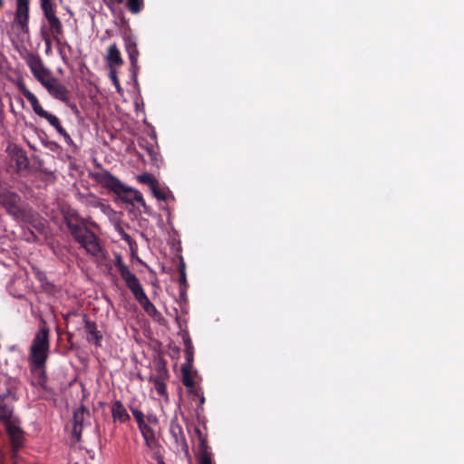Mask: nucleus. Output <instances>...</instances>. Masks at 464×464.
Listing matches in <instances>:
<instances>
[{
    "mask_svg": "<svg viewBox=\"0 0 464 464\" xmlns=\"http://www.w3.org/2000/svg\"><path fill=\"white\" fill-rule=\"evenodd\" d=\"M63 219L72 238L89 255L99 257L102 254V247L98 236L89 227H84L83 218L74 209H68L63 214Z\"/></svg>",
    "mask_w": 464,
    "mask_h": 464,
    "instance_id": "f257e3e1",
    "label": "nucleus"
},
{
    "mask_svg": "<svg viewBox=\"0 0 464 464\" xmlns=\"http://www.w3.org/2000/svg\"><path fill=\"white\" fill-rule=\"evenodd\" d=\"M50 330L45 321L41 322V326L35 333L30 347V362L36 366L46 363L50 349Z\"/></svg>",
    "mask_w": 464,
    "mask_h": 464,
    "instance_id": "f03ea898",
    "label": "nucleus"
},
{
    "mask_svg": "<svg viewBox=\"0 0 464 464\" xmlns=\"http://www.w3.org/2000/svg\"><path fill=\"white\" fill-rule=\"evenodd\" d=\"M114 265L134 298H137L145 293L140 280L136 275L130 270L129 266L123 262L120 255L116 256Z\"/></svg>",
    "mask_w": 464,
    "mask_h": 464,
    "instance_id": "7ed1b4c3",
    "label": "nucleus"
},
{
    "mask_svg": "<svg viewBox=\"0 0 464 464\" xmlns=\"http://www.w3.org/2000/svg\"><path fill=\"white\" fill-rule=\"evenodd\" d=\"M114 265L134 298H137L145 293L140 280L136 275L130 270L129 266L123 262L120 255L116 256Z\"/></svg>",
    "mask_w": 464,
    "mask_h": 464,
    "instance_id": "20e7f679",
    "label": "nucleus"
},
{
    "mask_svg": "<svg viewBox=\"0 0 464 464\" xmlns=\"http://www.w3.org/2000/svg\"><path fill=\"white\" fill-rule=\"evenodd\" d=\"M21 200V197L14 191L0 190V205L15 218H22L25 215V209L22 206Z\"/></svg>",
    "mask_w": 464,
    "mask_h": 464,
    "instance_id": "39448f33",
    "label": "nucleus"
},
{
    "mask_svg": "<svg viewBox=\"0 0 464 464\" xmlns=\"http://www.w3.org/2000/svg\"><path fill=\"white\" fill-rule=\"evenodd\" d=\"M51 24H52L50 22H47V25H43L41 27V35L46 46V52L51 50L53 41H54L58 46L64 45L71 49L70 44H68L66 42H62V37L64 34L62 21L60 20L59 26L54 24L53 27H52Z\"/></svg>",
    "mask_w": 464,
    "mask_h": 464,
    "instance_id": "423d86ee",
    "label": "nucleus"
},
{
    "mask_svg": "<svg viewBox=\"0 0 464 464\" xmlns=\"http://www.w3.org/2000/svg\"><path fill=\"white\" fill-rule=\"evenodd\" d=\"M138 428L144 439L146 447L154 452L153 458L159 464H165L163 457L159 452L160 445L156 439L153 429L146 422V420L139 423Z\"/></svg>",
    "mask_w": 464,
    "mask_h": 464,
    "instance_id": "0eeeda50",
    "label": "nucleus"
},
{
    "mask_svg": "<svg viewBox=\"0 0 464 464\" xmlns=\"http://www.w3.org/2000/svg\"><path fill=\"white\" fill-rule=\"evenodd\" d=\"M138 428L144 439L146 447L154 452L153 458L159 464H165L163 457L159 452L160 445L156 439L153 429L146 422V420L139 423Z\"/></svg>",
    "mask_w": 464,
    "mask_h": 464,
    "instance_id": "6e6552de",
    "label": "nucleus"
},
{
    "mask_svg": "<svg viewBox=\"0 0 464 464\" xmlns=\"http://www.w3.org/2000/svg\"><path fill=\"white\" fill-rule=\"evenodd\" d=\"M91 177L102 188L110 189L114 193H119L122 190L123 184L121 180L103 168H100L98 171L92 172Z\"/></svg>",
    "mask_w": 464,
    "mask_h": 464,
    "instance_id": "1a4fd4ad",
    "label": "nucleus"
},
{
    "mask_svg": "<svg viewBox=\"0 0 464 464\" xmlns=\"http://www.w3.org/2000/svg\"><path fill=\"white\" fill-rule=\"evenodd\" d=\"M194 431L198 441L197 452L198 464H214L211 457L212 453L208 445L207 436L198 427L195 428Z\"/></svg>",
    "mask_w": 464,
    "mask_h": 464,
    "instance_id": "9d476101",
    "label": "nucleus"
},
{
    "mask_svg": "<svg viewBox=\"0 0 464 464\" xmlns=\"http://www.w3.org/2000/svg\"><path fill=\"white\" fill-rule=\"evenodd\" d=\"M30 0H16V9L14 12V23L19 26L23 33H29V7Z\"/></svg>",
    "mask_w": 464,
    "mask_h": 464,
    "instance_id": "9b49d317",
    "label": "nucleus"
},
{
    "mask_svg": "<svg viewBox=\"0 0 464 464\" xmlns=\"http://www.w3.org/2000/svg\"><path fill=\"white\" fill-rule=\"evenodd\" d=\"M124 46L126 53L128 54L130 63V70L132 72V77L136 81L138 71L140 69V66L138 64V58L140 55L137 43L135 38L132 35H125L124 36Z\"/></svg>",
    "mask_w": 464,
    "mask_h": 464,
    "instance_id": "f8f14e48",
    "label": "nucleus"
},
{
    "mask_svg": "<svg viewBox=\"0 0 464 464\" xmlns=\"http://www.w3.org/2000/svg\"><path fill=\"white\" fill-rule=\"evenodd\" d=\"M116 194L123 202L130 205L132 208L135 207L134 202H137L143 208L145 213H150L149 208L140 191L123 186L122 190Z\"/></svg>",
    "mask_w": 464,
    "mask_h": 464,
    "instance_id": "ddd939ff",
    "label": "nucleus"
},
{
    "mask_svg": "<svg viewBox=\"0 0 464 464\" xmlns=\"http://www.w3.org/2000/svg\"><path fill=\"white\" fill-rule=\"evenodd\" d=\"M48 93L56 100L67 103L70 100V92L58 78L51 79V82L44 87Z\"/></svg>",
    "mask_w": 464,
    "mask_h": 464,
    "instance_id": "4468645a",
    "label": "nucleus"
},
{
    "mask_svg": "<svg viewBox=\"0 0 464 464\" xmlns=\"http://www.w3.org/2000/svg\"><path fill=\"white\" fill-rule=\"evenodd\" d=\"M7 433L12 445V456L14 459L17 456L18 451L24 445V435L21 429L11 422L6 425Z\"/></svg>",
    "mask_w": 464,
    "mask_h": 464,
    "instance_id": "2eb2a0df",
    "label": "nucleus"
},
{
    "mask_svg": "<svg viewBox=\"0 0 464 464\" xmlns=\"http://www.w3.org/2000/svg\"><path fill=\"white\" fill-rule=\"evenodd\" d=\"M15 85L18 88V90L22 92V94L30 102L34 113L40 117L44 112L45 110L40 104L37 97L31 91H29L27 89L23 78H18L15 82Z\"/></svg>",
    "mask_w": 464,
    "mask_h": 464,
    "instance_id": "dca6fc26",
    "label": "nucleus"
},
{
    "mask_svg": "<svg viewBox=\"0 0 464 464\" xmlns=\"http://www.w3.org/2000/svg\"><path fill=\"white\" fill-rule=\"evenodd\" d=\"M168 377V370L165 368V366H160L158 370L157 376L150 378V382H153L156 392L161 397H168L166 384V380Z\"/></svg>",
    "mask_w": 464,
    "mask_h": 464,
    "instance_id": "f3484780",
    "label": "nucleus"
},
{
    "mask_svg": "<svg viewBox=\"0 0 464 464\" xmlns=\"http://www.w3.org/2000/svg\"><path fill=\"white\" fill-rule=\"evenodd\" d=\"M40 6L46 22H50L52 27L60 24V18L56 14V5L53 0H40Z\"/></svg>",
    "mask_w": 464,
    "mask_h": 464,
    "instance_id": "a211bd4d",
    "label": "nucleus"
},
{
    "mask_svg": "<svg viewBox=\"0 0 464 464\" xmlns=\"http://www.w3.org/2000/svg\"><path fill=\"white\" fill-rule=\"evenodd\" d=\"M84 330L87 334L86 339L89 343H94L96 346H101L102 334L97 330L96 323L90 321L87 315L83 317Z\"/></svg>",
    "mask_w": 464,
    "mask_h": 464,
    "instance_id": "6ab92c4d",
    "label": "nucleus"
},
{
    "mask_svg": "<svg viewBox=\"0 0 464 464\" xmlns=\"http://www.w3.org/2000/svg\"><path fill=\"white\" fill-rule=\"evenodd\" d=\"M12 160L15 162L17 172L25 170L29 167V159L26 152L19 147H14L10 151Z\"/></svg>",
    "mask_w": 464,
    "mask_h": 464,
    "instance_id": "aec40b11",
    "label": "nucleus"
},
{
    "mask_svg": "<svg viewBox=\"0 0 464 464\" xmlns=\"http://www.w3.org/2000/svg\"><path fill=\"white\" fill-rule=\"evenodd\" d=\"M169 432L175 442L181 446L182 449L188 453V446L186 440V436L181 425L177 420H172L170 422Z\"/></svg>",
    "mask_w": 464,
    "mask_h": 464,
    "instance_id": "412c9836",
    "label": "nucleus"
},
{
    "mask_svg": "<svg viewBox=\"0 0 464 464\" xmlns=\"http://www.w3.org/2000/svg\"><path fill=\"white\" fill-rule=\"evenodd\" d=\"M106 62L110 69H115L122 65L123 60L116 44L109 46L106 55Z\"/></svg>",
    "mask_w": 464,
    "mask_h": 464,
    "instance_id": "4be33fe9",
    "label": "nucleus"
},
{
    "mask_svg": "<svg viewBox=\"0 0 464 464\" xmlns=\"http://www.w3.org/2000/svg\"><path fill=\"white\" fill-rule=\"evenodd\" d=\"M111 416L114 421L125 423L130 420L126 408L121 401H115L111 405Z\"/></svg>",
    "mask_w": 464,
    "mask_h": 464,
    "instance_id": "5701e85b",
    "label": "nucleus"
},
{
    "mask_svg": "<svg viewBox=\"0 0 464 464\" xmlns=\"http://www.w3.org/2000/svg\"><path fill=\"white\" fill-rule=\"evenodd\" d=\"M25 62L34 76L43 70L47 69L44 66L42 58L38 54L33 53H28L25 57Z\"/></svg>",
    "mask_w": 464,
    "mask_h": 464,
    "instance_id": "b1692460",
    "label": "nucleus"
},
{
    "mask_svg": "<svg viewBox=\"0 0 464 464\" xmlns=\"http://www.w3.org/2000/svg\"><path fill=\"white\" fill-rule=\"evenodd\" d=\"M143 310L151 317L160 315V312L156 309L155 305L150 301L146 293L135 298Z\"/></svg>",
    "mask_w": 464,
    "mask_h": 464,
    "instance_id": "393cba45",
    "label": "nucleus"
},
{
    "mask_svg": "<svg viewBox=\"0 0 464 464\" xmlns=\"http://www.w3.org/2000/svg\"><path fill=\"white\" fill-rule=\"evenodd\" d=\"M30 364H31V370L36 378L35 384L42 388H45L46 380H47L46 372L44 370L45 364H43L42 366H36L32 362H30Z\"/></svg>",
    "mask_w": 464,
    "mask_h": 464,
    "instance_id": "a878e982",
    "label": "nucleus"
},
{
    "mask_svg": "<svg viewBox=\"0 0 464 464\" xmlns=\"http://www.w3.org/2000/svg\"><path fill=\"white\" fill-rule=\"evenodd\" d=\"M179 295L181 297H183L186 295L187 289H188V283H187V275L185 270V264L183 261L180 262L179 266Z\"/></svg>",
    "mask_w": 464,
    "mask_h": 464,
    "instance_id": "bb28decb",
    "label": "nucleus"
},
{
    "mask_svg": "<svg viewBox=\"0 0 464 464\" xmlns=\"http://www.w3.org/2000/svg\"><path fill=\"white\" fill-rule=\"evenodd\" d=\"M13 411L9 405L5 402V397L0 396V420L4 422H10Z\"/></svg>",
    "mask_w": 464,
    "mask_h": 464,
    "instance_id": "cd10ccee",
    "label": "nucleus"
},
{
    "mask_svg": "<svg viewBox=\"0 0 464 464\" xmlns=\"http://www.w3.org/2000/svg\"><path fill=\"white\" fill-rule=\"evenodd\" d=\"M191 369L189 365H182L181 366V373H182V383L188 389L194 388L196 384L194 380L191 377Z\"/></svg>",
    "mask_w": 464,
    "mask_h": 464,
    "instance_id": "c85d7f7f",
    "label": "nucleus"
},
{
    "mask_svg": "<svg viewBox=\"0 0 464 464\" xmlns=\"http://www.w3.org/2000/svg\"><path fill=\"white\" fill-rule=\"evenodd\" d=\"M44 87H45L51 79H54L55 77L53 75L52 72L47 68L43 70L39 73L34 76Z\"/></svg>",
    "mask_w": 464,
    "mask_h": 464,
    "instance_id": "c756f323",
    "label": "nucleus"
},
{
    "mask_svg": "<svg viewBox=\"0 0 464 464\" xmlns=\"http://www.w3.org/2000/svg\"><path fill=\"white\" fill-rule=\"evenodd\" d=\"M126 6L131 14H139L144 7V0H126Z\"/></svg>",
    "mask_w": 464,
    "mask_h": 464,
    "instance_id": "7c9ffc66",
    "label": "nucleus"
},
{
    "mask_svg": "<svg viewBox=\"0 0 464 464\" xmlns=\"http://www.w3.org/2000/svg\"><path fill=\"white\" fill-rule=\"evenodd\" d=\"M185 356L186 362L183 365H189V368H192L193 363V346L189 338L185 340Z\"/></svg>",
    "mask_w": 464,
    "mask_h": 464,
    "instance_id": "2f4dec72",
    "label": "nucleus"
},
{
    "mask_svg": "<svg viewBox=\"0 0 464 464\" xmlns=\"http://www.w3.org/2000/svg\"><path fill=\"white\" fill-rule=\"evenodd\" d=\"M137 179H138L139 182H140V183H142L144 185L149 186L150 188L154 187V185H156V183L158 182L156 178L152 174H150V173L140 174V175L138 176Z\"/></svg>",
    "mask_w": 464,
    "mask_h": 464,
    "instance_id": "473e14b6",
    "label": "nucleus"
},
{
    "mask_svg": "<svg viewBox=\"0 0 464 464\" xmlns=\"http://www.w3.org/2000/svg\"><path fill=\"white\" fill-rule=\"evenodd\" d=\"M153 196L158 199V200H160V201H166L167 200V198H168V193L167 191L160 188V185L159 183V181L156 183V185H154V187H152L150 188Z\"/></svg>",
    "mask_w": 464,
    "mask_h": 464,
    "instance_id": "72a5a7b5",
    "label": "nucleus"
},
{
    "mask_svg": "<svg viewBox=\"0 0 464 464\" xmlns=\"http://www.w3.org/2000/svg\"><path fill=\"white\" fill-rule=\"evenodd\" d=\"M84 414H85V411L83 408H81V409H78L77 411H75L73 413V418H72L73 424L74 425H83Z\"/></svg>",
    "mask_w": 464,
    "mask_h": 464,
    "instance_id": "f704fd0d",
    "label": "nucleus"
},
{
    "mask_svg": "<svg viewBox=\"0 0 464 464\" xmlns=\"http://www.w3.org/2000/svg\"><path fill=\"white\" fill-rule=\"evenodd\" d=\"M40 117L45 119L53 127L56 126L57 122L60 121V120L55 115L48 112L47 111H44V112Z\"/></svg>",
    "mask_w": 464,
    "mask_h": 464,
    "instance_id": "c9c22d12",
    "label": "nucleus"
},
{
    "mask_svg": "<svg viewBox=\"0 0 464 464\" xmlns=\"http://www.w3.org/2000/svg\"><path fill=\"white\" fill-rule=\"evenodd\" d=\"M130 411L137 421V424L145 420L144 413L137 408L130 407Z\"/></svg>",
    "mask_w": 464,
    "mask_h": 464,
    "instance_id": "e433bc0d",
    "label": "nucleus"
},
{
    "mask_svg": "<svg viewBox=\"0 0 464 464\" xmlns=\"http://www.w3.org/2000/svg\"><path fill=\"white\" fill-rule=\"evenodd\" d=\"M82 430H83V425H74L73 424L72 434L76 439L77 441H81Z\"/></svg>",
    "mask_w": 464,
    "mask_h": 464,
    "instance_id": "4c0bfd02",
    "label": "nucleus"
},
{
    "mask_svg": "<svg viewBox=\"0 0 464 464\" xmlns=\"http://www.w3.org/2000/svg\"><path fill=\"white\" fill-rule=\"evenodd\" d=\"M110 78H111L112 83L114 84V86L116 87L117 91L120 92L121 87L120 84V81L117 77L115 69H110Z\"/></svg>",
    "mask_w": 464,
    "mask_h": 464,
    "instance_id": "58836bf2",
    "label": "nucleus"
},
{
    "mask_svg": "<svg viewBox=\"0 0 464 464\" xmlns=\"http://www.w3.org/2000/svg\"><path fill=\"white\" fill-rule=\"evenodd\" d=\"M116 229L119 232V234L121 235L122 240H124L127 243H130V241H131L130 236L128 233H126L121 226H118Z\"/></svg>",
    "mask_w": 464,
    "mask_h": 464,
    "instance_id": "ea45409f",
    "label": "nucleus"
},
{
    "mask_svg": "<svg viewBox=\"0 0 464 464\" xmlns=\"http://www.w3.org/2000/svg\"><path fill=\"white\" fill-rule=\"evenodd\" d=\"M146 150H147L148 154L150 156L152 160H157V151L153 145L150 144V145L146 146Z\"/></svg>",
    "mask_w": 464,
    "mask_h": 464,
    "instance_id": "a19ab883",
    "label": "nucleus"
},
{
    "mask_svg": "<svg viewBox=\"0 0 464 464\" xmlns=\"http://www.w3.org/2000/svg\"><path fill=\"white\" fill-rule=\"evenodd\" d=\"M189 392L197 397H200L204 394L202 389L200 387H197L196 384L194 385V388L189 389Z\"/></svg>",
    "mask_w": 464,
    "mask_h": 464,
    "instance_id": "79ce46f5",
    "label": "nucleus"
},
{
    "mask_svg": "<svg viewBox=\"0 0 464 464\" xmlns=\"http://www.w3.org/2000/svg\"><path fill=\"white\" fill-rule=\"evenodd\" d=\"M62 136L63 137L64 141L69 146H73L74 145V142H73L72 139L71 138V136L69 135V133L67 131H65Z\"/></svg>",
    "mask_w": 464,
    "mask_h": 464,
    "instance_id": "37998d69",
    "label": "nucleus"
},
{
    "mask_svg": "<svg viewBox=\"0 0 464 464\" xmlns=\"http://www.w3.org/2000/svg\"><path fill=\"white\" fill-rule=\"evenodd\" d=\"M53 128L56 130V131L62 136L66 130L61 125V122H57L56 126H53Z\"/></svg>",
    "mask_w": 464,
    "mask_h": 464,
    "instance_id": "c03bdc74",
    "label": "nucleus"
},
{
    "mask_svg": "<svg viewBox=\"0 0 464 464\" xmlns=\"http://www.w3.org/2000/svg\"><path fill=\"white\" fill-rule=\"evenodd\" d=\"M83 220H84L85 227H88V225L97 227V224L94 221H92L90 218H83Z\"/></svg>",
    "mask_w": 464,
    "mask_h": 464,
    "instance_id": "a18cd8bd",
    "label": "nucleus"
},
{
    "mask_svg": "<svg viewBox=\"0 0 464 464\" xmlns=\"http://www.w3.org/2000/svg\"><path fill=\"white\" fill-rule=\"evenodd\" d=\"M198 399H199V404L200 405L204 404V402H205L204 394H202L200 397H198Z\"/></svg>",
    "mask_w": 464,
    "mask_h": 464,
    "instance_id": "49530a36",
    "label": "nucleus"
},
{
    "mask_svg": "<svg viewBox=\"0 0 464 464\" xmlns=\"http://www.w3.org/2000/svg\"><path fill=\"white\" fill-rule=\"evenodd\" d=\"M148 420H149V421H154V422H156V421H157L156 418L151 417V416H149V417H148Z\"/></svg>",
    "mask_w": 464,
    "mask_h": 464,
    "instance_id": "de8ad7c7",
    "label": "nucleus"
},
{
    "mask_svg": "<svg viewBox=\"0 0 464 464\" xmlns=\"http://www.w3.org/2000/svg\"><path fill=\"white\" fill-rule=\"evenodd\" d=\"M112 3L121 4L124 0H111Z\"/></svg>",
    "mask_w": 464,
    "mask_h": 464,
    "instance_id": "09e8293b",
    "label": "nucleus"
},
{
    "mask_svg": "<svg viewBox=\"0 0 464 464\" xmlns=\"http://www.w3.org/2000/svg\"><path fill=\"white\" fill-rule=\"evenodd\" d=\"M72 110L77 111V107L75 104L70 106Z\"/></svg>",
    "mask_w": 464,
    "mask_h": 464,
    "instance_id": "8fccbe9b",
    "label": "nucleus"
},
{
    "mask_svg": "<svg viewBox=\"0 0 464 464\" xmlns=\"http://www.w3.org/2000/svg\"><path fill=\"white\" fill-rule=\"evenodd\" d=\"M3 6H4V0H0V10L2 9Z\"/></svg>",
    "mask_w": 464,
    "mask_h": 464,
    "instance_id": "3c124183",
    "label": "nucleus"
},
{
    "mask_svg": "<svg viewBox=\"0 0 464 464\" xmlns=\"http://www.w3.org/2000/svg\"><path fill=\"white\" fill-rule=\"evenodd\" d=\"M75 464H78V463H75Z\"/></svg>",
    "mask_w": 464,
    "mask_h": 464,
    "instance_id": "603ef678",
    "label": "nucleus"
}]
</instances>
